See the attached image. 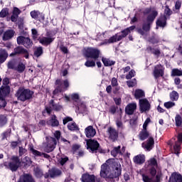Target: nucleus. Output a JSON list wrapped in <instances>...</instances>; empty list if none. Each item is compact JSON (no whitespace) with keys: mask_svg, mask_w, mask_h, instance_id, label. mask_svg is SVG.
Returning <instances> with one entry per match:
<instances>
[{"mask_svg":"<svg viewBox=\"0 0 182 182\" xmlns=\"http://www.w3.org/2000/svg\"><path fill=\"white\" fill-rule=\"evenodd\" d=\"M100 174L102 178H108L109 180L117 178V181H119L122 176V165L119 162H113L112 159H107L106 163L101 166Z\"/></svg>","mask_w":182,"mask_h":182,"instance_id":"f257e3e1","label":"nucleus"},{"mask_svg":"<svg viewBox=\"0 0 182 182\" xmlns=\"http://www.w3.org/2000/svg\"><path fill=\"white\" fill-rule=\"evenodd\" d=\"M143 14L144 15H148L146 21L143 22L142 28H136V32H138L139 35H141V36H144L146 33L150 32L153 22H154V20L159 16V12L156 10L151 11V7L146 8Z\"/></svg>","mask_w":182,"mask_h":182,"instance_id":"f03ea898","label":"nucleus"},{"mask_svg":"<svg viewBox=\"0 0 182 182\" xmlns=\"http://www.w3.org/2000/svg\"><path fill=\"white\" fill-rule=\"evenodd\" d=\"M33 95H35V92L31 90V89L20 87L16 92L14 96L19 102H26L27 100L33 99Z\"/></svg>","mask_w":182,"mask_h":182,"instance_id":"7ed1b4c3","label":"nucleus"},{"mask_svg":"<svg viewBox=\"0 0 182 182\" xmlns=\"http://www.w3.org/2000/svg\"><path fill=\"white\" fill-rule=\"evenodd\" d=\"M101 53L99 48L94 47H88L84 50L85 59H92L93 60H99Z\"/></svg>","mask_w":182,"mask_h":182,"instance_id":"20e7f679","label":"nucleus"},{"mask_svg":"<svg viewBox=\"0 0 182 182\" xmlns=\"http://www.w3.org/2000/svg\"><path fill=\"white\" fill-rule=\"evenodd\" d=\"M21 55H23V58L26 59H29V51L21 46L14 48V52L10 53L9 56L10 58H14V56H21Z\"/></svg>","mask_w":182,"mask_h":182,"instance_id":"39448f33","label":"nucleus"},{"mask_svg":"<svg viewBox=\"0 0 182 182\" xmlns=\"http://www.w3.org/2000/svg\"><path fill=\"white\" fill-rule=\"evenodd\" d=\"M11 161L9 162L8 167L11 171H18V168L21 167L22 161L18 156H13L11 158Z\"/></svg>","mask_w":182,"mask_h":182,"instance_id":"423d86ee","label":"nucleus"},{"mask_svg":"<svg viewBox=\"0 0 182 182\" xmlns=\"http://www.w3.org/2000/svg\"><path fill=\"white\" fill-rule=\"evenodd\" d=\"M46 141H47V144L46 146V151L47 153H51V151H53L55 149H56V145L58 144V141L56 140L55 138L50 136L48 137L46 136Z\"/></svg>","mask_w":182,"mask_h":182,"instance_id":"0eeeda50","label":"nucleus"},{"mask_svg":"<svg viewBox=\"0 0 182 182\" xmlns=\"http://www.w3.org/2000/svg\"><path fill=\"white\" fill-rule=\"evenodd\" d=\"M17 43L18 45H23V46L26 47L27 49H29L32 45H33V42L31 41L29 37L23 36L17 37Z\"/></svg>","mask_w":182,"mask_h":182,"instance_id":"6e6552de","label":"nucleus"},{"mask_svg":"<svg viewBox=\"0 0 182 182\" xmlns=\"http://www.w3.org/2000/svg\"><path fill=\"white\" fill-rule=\"evenodd\" d=\"M87 149H90L92 153H97V150L99 149V146L100 144L95 139H87Z\"/></svg>","mask_w":182,"mask_h":182,"instance_id":"1a4fd4ad","label":"nucleus"},{"mask_svg":"<svg viewBox=\"0 0 182 182\" xmlns=\"http://www.w3.org/2000/svg\"><path fill=\"white\" fill-rule=\"evenodd\" d=\"M46 36L47 37L39 38L38 41L43 46H49L55 41V38L50 37V32L49 31L46 33Z\"/></svg>","mask_w":182,"mask_h":182,"instance_id":"9d476101","label":"nucleus"},{"mask_svg":"<svg viewBox=\"0 0 182 182\" xmlns=\"http://www.w3.org/2000/svg\"><path fill=\"white\" fill-rule=\"evenodd\" d=\"M151 107L150 102L147 99L139 100V110L141 113H144V112H149Z\"/></svg>","mask_w":182,"mask_h":182,"instance_id":"9b49d317","label":"nucleus"},{"mask_svg":"<svg viewBox=\"0 0 182 182\" xmlns=\"http://www.w3.org/2000/svg\"><path fill=\"white\" fill-rule=\"evenodd\" d=\"M107 133L108 135V139L109 140H112V141L113 142L117 141V139H119V132H117L116 129L112 127H109L107 129Z\"/></svg>","mask_w":182,"mask_h":182,"instance_id":"f8f14e48","label":"nucleus"},{"mask_svg":"<svg viewBox=\"0 0 182 182\" xmlns=\"http://www.w3.org/2000/svg\"><path fill=\"white\" fill-rule=\"evenodd\" d=\"M141 146L143 149L146 150V151H151L154 147V138H153V136H149L146 142L142 143Z\"/></svg>","mask_w":182,"mask_h":182,"instance_id":"ddd939ff","label":"nucleus"},{"mask_svg":"<svg viewBox=\"0 0 182 182\" xmlns=\"http://www.w3.org/2000/svg\"><path fill=\"white\" fill-rule=\"evenodd\" d=\"M55 86H57L53 92L52 98L53 99L55 96L59 95V93H62L63 92V87H62V80L58 79L55 82Z\"/></svg>","mask_w":182,"mask_h":182,"instance_id":"4468645a","label":"nucleus"},{"mask_svg":"<svg viewBox=\"0 0 182 182\" xmlns=\"http://www.w3.org/2000/svg\"><path fill=\"white\" fill-rule=\"evenodd\" d=\"M146 50L148 53H151L156 58H160V55H161V50H160V48H154L151 47V46H149L146 47Z\"/></svg>","mask_w":182,"mask_h":182,"instance_id":"2eb2a0df","label":"nucleus"},{"mask_svg":"<svg viewBox=\"0 0 182 182\" xmlns=\"http://www.w3.org/2000/svg\"><path fill=\"white\" fill-rule=\"evenodd\" d=\"M146 50L148 53H151L156 58H160V55H161V50H160V48H154L151 47V46H149L146 47Z\"/></svg>","mask_w":182,"mask_h":182,"instance_id":"dca6fc26","label":"nucleus"},{"mask_svg":"<svg viewBox=\"0 0 182 182\" xmlns=\"http://www.w3.org/2000/svg\"><path fill=\"white\" fill-rule=\"evenodd\" d=\"M82 182H96V176L93 174L90 175L89 173H83L80 178Z\"/></svg>","mask_w":182,"mask_h":182,"instance_id":"f3484780","label":"nucleus"},{"mask_svg":"<svg viewBox=\"0 0 182 182\" xmlns=\"http://www.w3.org/2000/svg\"><path fill=\"white\" fill-rule=\"evenodd\" d=\"M137 109V105L136 103H129L125 107V113L128 116H132L134 114V111Z\"/></svg>","mask_w":182,"mask_h":182,"instance_id":"a211bd4d","label":"nucleus"},{"mask_svg":"<svg viewBox=\"0 0 182 182\" xmlns=\"http://www.w3.org/2000/svg\"><path fill=\"white\" fill-rule=\"evenodd\" d=\"M46 125L51 126V127H59V120H58V117H56L55 114H53L50 119L46 121Z\"/></svg>","mask_w":182,"mask_h":182,"instance_id":"6ab92c4d","label":"nucleus"},{"mask_svg":"<svg viewBox=\"0 0 182 182\" xmlns=\"http://www.w3.org/2000/svg\"><path fill=\"white\" fill-rule=\"evenodd\" d=\"M21 9L18 7H14L12 11V15L11 16V22H17L18 18H19V15H21Z\"/></svg>","mask_w":182,"mask_h":182,"instance_id":"aec40b11","label":"nucleus"},{"mask_svg":"<svg viewBox=\"0 0 182 182\" xmlns=\"http://www.w3.org/2000/svg\"><path fill=\"white\" fill-rule=\"evenodd\" d=\"M85 133L87 139H92V137H95V136H96V129H93L92 126H88L85 128Z\"/></svg>","mask_w":182,"mask_h":182,"instance_id":"412c9836","label":"nucleus"},{"mask_svg":"<svg viewBox=\"0 0 182 182\" xmlns=\"http://www.w3.org/2000/svg\"><path fill=\"white\" fill-rule=\"evenodd\" d=\"M161 65H157L154 70V76L155 79H159V77H163L164 76V70L159 69Z\"/></svg>","mask_w":182,"mask_h":182,"instance_id":"4be33fe9","label":"nucleus"},{"mask_svg":"<svg viewBox=\"0 0 182 182\" xmlns=\"http://www.w3.org/2000/svg\"><path fill=\"white\" fill-rule=\"evenodd\" d=\"M18 182H35V179L31 173H23L20 176Z\"/></svg>","mask_w":182,"mask_h":182,"instance_id":"5701e85b","label":"nucleus"},{"mask_svg":"<svg viewBox=\"0 0 182 182\" xmlns=\"http://www.w3.org/2000/svg\"><path fill=\"white\" fill-rule=\"evenodd\" d=\"M133 161L135 164H144L146 156L144 154H138L134 156Z\"/></svg>","mask_w":182,"mask_h":182,"instance_id":"b1692460","label":"nucleus"},{"mask_svg":"<svg viewBox=\"0 0 182 182\" xmlns=\"http://www.w3.org/2000/svg\"><path fill=\"white\" fill-rule=\"evenodd\" d=\"M167 25V17L166 15H161L156 21V26L164 28Z\"/></svg>","mask_w":182,"mask_h":182,"instance_id":"393cba45","label":"nucleus"},{"mask_svg":"<svg viewBox=\"0 0 182 182\" xmlns=\"http://www.w3.org/2000/svg\"><path fill=\"white\" fill-rule=\"evenodd\" d=\"M168 182H182V176L181 174L173 172L171 174V177L169 178Z\"/></svg>","mask_w":182,"mask_h":182,"instance_id":"a878e982","label":"nucleus"},{"mask_svg":"<svg viewBox=\"0 0 182 182\" xmlns=\"http://www.w3.org/2000/svg\"><path fill=\"white\" fill-rule=\"evenodd\" d=\"M160 178H161V174H157L156 176V180L153 181V178H150L149 177V176L143 173L142 174V180L144 182H159L160 181Z\"/></svg>","mask_w":182,"mask_h":182,"instance_id":"bb28decb","label":"nucleus"},{"mask_svg":"<svg viewBox=\"0 0 182 182\" xmlns=\"http://www.w3.org/2000/svg\"><path fill=\"white\" fill-rule=\"evenodd\" d=\"M119 33H116L114 36H112L109 39H105L102 45H107L110 43H114L115 42H119Z\"/></svg>","mask_w":182,"mask_h":182,"instance_id":"cd10ccee","label":"nucleus"},{"mask_svg":"<svg viewBox=\"0 0 182 182\" xmlns=\"http://www.w3.org/2000/svg\"><path fill=\"white\" fill-rule=\"evenodd\" d=\"M15 35V31L10 29L7 30L4 32L3 35V41H9V39H12Z\"/></svg>","mask_w":182,"mask_h":182,"instance_id":"c85d7f7f","label":"nucleus"},{"mask_svg":"<svg viewBox=\"0 0 182 182\" xmlns=\"http://www.w3.org/2000/svg\"><path fill=\"white\" fill-rule=\"evenodd\" d=\"M48 173L51 178H55V177H58L62 174V171L56 168H52L51 169L48 170Z\"/></svg>","mask_w":182,"mask_h":182,"instance_id":"c756f323","label":"nucleus"},{"mask_svg":"<svg viewBox=\"0 0 182 182\" xmlns=\"http://www.w3.org/2000/svg\"><path fill=\"white\" fill-rule=\"evenodd\" d=\"M101 60L104 66H105L106 68L113 66L116 64V61L112 60H110V58H107L105 57H102Z\"/></svg>","mask_w":182,"mask_h":182,"instance_id":"7c9ffc66","label":"nucleus"},{"mask_svg":"<svg viewBox=\"0 0 182 182\" xmlns=\"http://www.w3.org/2000/svg\"><path fill=\"white\" fill-rule=\"evenodd\" d=\"M49 105H50V106H52V109L55 112H60V110H62L63 109V107L62 105H60V104L55 103V100H51L50 101Z\"/></svg>","mask_w":182,"mask_h":182,"instance_id":"2f4dec72","label":"nucleus"},{"mask_svg":"<svg viewBox=\"0 0 182 182\" xmlns=\"http://www.w3.org/2000/svg\"><path fill=\"white\" fill-rule=\"evenodd\" d=\"M8 51L6 50H0V65L4 63L6 59H8Z\"/></svg>","mask_w":182,"mask_h":182,"instance_id":"473e14b6","label":"nucleus"},{"mask_svg":"<svg viewBox=\"0 0 182 182\" xmlns=\"http://www.w3.org/2000/svg\"><path fill=\"white\" fill-rule=\"evenodd\" d=\"M0 92H1L3 96H9V94L11 93V86L2 85L0 87Z\"/></svg>","mask_w":182,"mask_h":182,"instance_id":"72a5a7b5","label":"nucleus"},{"mask_svg":"<svg viewBox=\"0 0 182 182\" xmlns=\"http://www.w3.org/2000/svg\"><path fill=\"white\" fill-rule=\"evenodd\" d=\"M33 55L36 58H41V56L43 55V47H37L33 53Z\"/></svg>","mask_w":182,"mask_h":182,"instance_id":"f704fd0d","label":"nucleus"},{"mask_svg":"<svg viewBox=\"0 0 182 182\" xmlns=\"http://www.w3.org/2000/svg\"><path fill=\"white\" fill-rule=\"evenodd\" d=\"M25 69H26V66L23 63L20 62L18 63V65L16 67V70L18 73H23L25 72Z\"/></svg>","mask_w":182,"mask_h":182,"instance_id":"c9c22d12","label":"nucleus"},{"mask_svg":"<svg viewBox=\"0 0 182 182\" xmlns=\"http://www.w3.org/2000/svg\"><path fill=\"white\" fill-rule=\"evenodd\" d=\"M145 94H144V91H143L142 90L138 89L136 90L134 92V97L135 99H141V97H144Z\"/></svg>","mask_w":182,"mask_h":182,"instance_id":"e433bc0d","label":"nucleus"},{"mask_svg":"<svg viewBox=\"0 0 182 182\" xmlns=\"http://www.w3.org/2000/svg\"><path fill=\"white\" fill-rule=\"evenodd\" d=\"M173 150L174 154H176V156H179L180 151L181 150V144H180L178 141H175V144L173 145Z\"/></svg>","mask_w":182,"mask_h":182,"instance_id":"4c0bfd02","label":"nucleus"},{"mask_svg":"<svg viewBox=\"0 0 182 182\" xmlns=\"http://www.w3.org/2000/svg\"><path fill=\"white\" fill-rule=\"evenodd\" d=\"M171 77H176V76H182V70L178 68H173L171 72Z\"/></svg>","mask_w":182,"mask_h":182,"instance_id":"58836bf2","label":"nucleus"},{"mask_svg":"<svg viewBox=\"0 0 182 182\" xmlns=\"http://www.w3.org/2000/svg\"><path fill=\"white\" fill-rule=\"evenodd\" d=\"M150 136L149 134V132L147 131H141L139 134V138L141 141H144V140H146Z\"/></svg>","mask_w":182,"mask_h":182,"instance_id":"ea45409f","label":"nucleus"},{"mask_svg":"<svg viewBox=\"0 0 182 182\" xmlns=\"http://www.w3.org/2000/svg\"><path fill=\"white\" fill-rule=\"evenodd\" d=\"M68 129L71 132H77L80 130L79 127L77 126V124H76V122L68 124Z\"/></svg>","mask_w":182,"mask_h":182,"instance_id":"a19ab883","label":"nucleus"},{"mask_svg":"<svg viewBox=\"0 0 182 182\" xmlns=\"http://www.w3.org/2000/svg\"><path fill=\"white\" fill-rule=\"evenodd\" d=\"M28 149L32 153V154L36 157H41L42 156V153L41 151L33 149V145H30Z\"/></svg>","mask_w":182,"mask_h":182,"instance_id":"79ce46f5","label":"nucleus"},{"mask_svg":"<svg viewBox=\"0 0 182 182\" xmlns=\"http://www.w3.org/2000/svg\"><path fill=\"white\" fill-rule=\"evenodd\" d=\"M16 60L15 59L9 60L7 63L8 69H12L13 70H16Z\"/></svg>","mask_w":182,"mask_h":182,"instance_id":"37998d69","label":"nucleus"},{"mask_svg":"<svg viewBox=\"0 0 182 182\" xmlns=\"http://www.w3.org/2000/svg\"><path fill=\"white\" fill-rule=\"evenodd\" d=\"M8 123V117L5 114H0V127H4Z\"/></svg>","mask_w":182,"mask_h":182,"instance_id":"c03bdc74","label":"nucleus"},{"mask_svg":"<svg viewBox=\"0 0 182 182\" xmlns=\"http://www.w3.org/2000/svg\"><path fill=\"white\" fill-rule=\"evenodd\" d=\"M34 171V174L36 176V177H37V178H41V177H42L43 176V171H42V169H41V168L39 167H36L33 169Z\"/></svg>","mask_w":182,"mask_h":182,"instance_id":"a18cd8bd","label":"nucleus"},{"mask_svg":"<svg viewBox=\"0 0 182 182\" xmlns=\"http://www.w3.org/2000/svg\"><path fill=\"white\" fill-rule=\"evenodd\" d=\"M12 133V129L11 128L7 129L4 132L1 134V140H6Z\"/></svg>","mask_w":182,"mask_h":182,"instance_id":"49530a36","label":"nucleus"},{"mask_svg":"<svg viewBox=\"0 0 182 182\" xmlns=\"http://www.w3.org/2000/svg\"><path fill=\"white\" fill-rule=\"evenodd\" d=\"M85 66H86V68H95V66H96V60L93 59L87 60L85 63Z\"/></svg>","mask_w":182,"mask_h":182,"instance_id":"de8ad7c7","label":"nucleus"},{"mask_svg":"<svg viewBox=\"0 0 182 182\" xmlns=\"http://www.w3.org/2000/svg\"><path fill=\"white\" fill-rule=\"evenodd\" d=\"M149 166H151V167H159V163H157V159L156 158H151L148 161Z\"/></svg>","mask_w":182,"mask_h":182,"instance_id":"09e8293b","label":"nucleus"},{"mask_svg":"<svg viewBox=\"0 0 182 182\" xmlns=\"http://www.w3.org/2000/svg\"><path fill=\"white\" fill-rule=\"evenodd\" d=\"M9 15V9L4 8L0 12V18H6Z\"/></svg>","mask_w":182,"mask_h":182,"instance_id":"8fccbe9b","label":"nucleus"},{"mask_svg":"<svg viewBox=\"0 0 182 182\" xmlns=\"http://www.w3.org/2000/svg\"><path fill=\"white\" fill-rule=\"evenodd\" d=\"M170 99L172 102L178 100V92L177 91H172L170 94Z\"/></svg>","mask_w":182,"mask_h":182,"instance_id":"3c124183","label":"nucleus"},{"mask_svg":"<svg viewBox=\"0 0 182 182\" xmlns=\"http://www.w3.org/2000/svg\"><path fill=\"white\" fill-rule=\"evenodd\" d=\"M121 33L122 35L118 36V41H122V39L126 38V36H127L130 33H129L127 28H125L121 31Z\"/></svg>","mask_w":182,"mask_h":182,"instance_id":"603ef678","label":"nucleus"},{"mask_svg":"<svg viewBox=\"0 0 182 182\" xmlns=\"http://www.w3.org/2000/svg\"><path fill=\"white\" fill-rule=\"evenodd\" d=\"M30 15L33 19H38L39 18V16L41 15V11H32L30 13Z\"/></svg>","mask_w":182,"mask_h":182,"instance_id":"864d4df0","label":"nucleus"},{"mask_svg":"<svg viewBox=\"0 0 182 182\" xmlns=\"http://www.w3.org/2000/svg\"><path fill=\"white\" fill-rule=\"evenodd\" d=\"M127 85L128 87H134L137 85V81L136 78H134L132 80L127 81Z\"/></svg>","mask_w":182,"mask_h":182,"instance_id":"5fc2aeb1","label":"nucleus"},{"mask_svg":"<svg viewBox=\"0 0 182 182\" xmlns=\"http://www.w3.org/2000/svg\"><path fill=\"white\" fill-rule=\"evenodd\" d=\"M149 172L151 177H156V175L157 174V169H156V167L151 166L149 168Z\"/></svg>","mask_w":182,"mask_h":182,"instance_id":"6e6d98bb","label":"nucleus"},{"mask_svg":"<svg viewBox=\"0 0 182 182\" xmlns=\"http://www.w3.org/2000/svg\"><path fill=\"white\" fill-rule=\"evenodd\" d=\"M117 109H119L117 106L112 105L109 108V113H110L111 114H116V112H117Z\"/></svg>","mask_w":182,"mask_h":182,"instance_id":"4d7b16f0","label":"nucleus"},{"mask_svg":"<svg viewBox=\"0 0 182 182\" xmlns=\"http://www.w3.org/2000/svg\"><path fill=\"white\" fill-rule=\"evenodd\" d=\"M164 107H166V109H171V107H174V106H176V103L171 101H169V102H164Z\"/></svg>","mask_w":182,"mask_h":182,"instance_id":"13d9d810","label":"nucleus"},{"mask_svg":"<svg viewBox=\"0 0 182 182\" xmlns=\"http://www.w3.org/2000/svg\"><path fill=\"white\" fill-rule=\"evenodd\" d=\"M17 24L18 26V29L23 30V18L22 17L18 18Z\"/></svg>","mask_w":182,"mask_h":182,"instance_id":"bf43d9fd","label":"nucleus"},{"mask_svg":"<svg viewBox=\"0 0 182 182\" xmlns=\"http://www.w3.org/2000/svg\"><path fill=\"white\" fill-rule=\"evenodd\" d=\"M136 73V71H134V70H131L129 72V74L126 75V79H127V80L132 79V77H134V75Z\"/></svg>","mask_w":182,"mask_h":182,"instance_id":"052dcab7","label":"nucleus"},{"mask_svg":"<svg viewBox=\"0 0 182 182\" xmlns=\"http://www.w3.org/2000/svg\"><path fill=\"white\" fill-rule=\"evenodd\" d=\"M18 156L19 157H22V156H23V154H25L26 153V151H28V150H26V149H24L22 146H19L18 148Z\"/></svg>","mask_w":182,"mask_h":182,"instance_id":"680f3d73","label":"nucleus"},{"mask_svg":"<svg viewBox=\"0 0 182 182\" xmlns=\"http://www.w3.org/2000/svg\"><path fill=\"white\" fill-rule=\"evenodd\" d=\"M67 161H69V157L65 156L64 158H60V159L59 160V163L60 164V166H65V164H66Z\"/></svg>","mask_w":182,"mask_h":182,"instance_id":"e2e57ef3","label":"nucleus"},{"mask_svg":"<svg viewBox=\"0 0 182 182\" xmlns=\"http://www.w3.org/2000/svg\"><path fill=\"white\" fill-rule=\"evenodd\" d=\"M26 162H22L24 167H29V166H31L32 164V161H31V159H29V157L26 156Z\"/></svg>","mask_w":182,"mask_h":182,"instance_id":"0e129e2a","label":"nucleus"},{"mask_svg":"<svg viewBox=\"0 0 182 182\" xmlns=\"http://www.w3.org/2000/svg\"><path fill=\"white\" fill-rule=\"evenodd\" d=\"M171 14H173V11H171V9H170V8H168V6H166V9L164 11V15L165 16H170L171 15Z\"/></svg>","mask_w":182,"mask_h":182,"instance_id":"69168bd1","label":"nucleus"},{"mask_svg":"<svg viewBox=\"0 0 182 182\" xmlns=\"http://www.w3.org/2000/svg\"><path fill=\"white\" fill-rule=\"evenodd\" d=\"M46 113H47L48 114H50L52 113V108H50L48 106H46L45 109L43 110V112H42V114L43 115Z\"/></svg>","mask_w":182,"mask_h":182,"instance_id":"338daca9","label":"nucleus"},{"mask_svg":"<svg viewBox=\"0 0 182 182\" xmlns=\"http://www.w3.org/2000/svg\"><path fill=\"white\" fill-rule=\"evenodd\" d=\"M111 85H112V87H116L119 86V83L117 82V78L112 77V79L111 80Z\"/></svg>","mask_w":182,"mask_h":182,"instance_id":"774afa93","label":"nucleus"}]
</instances>
